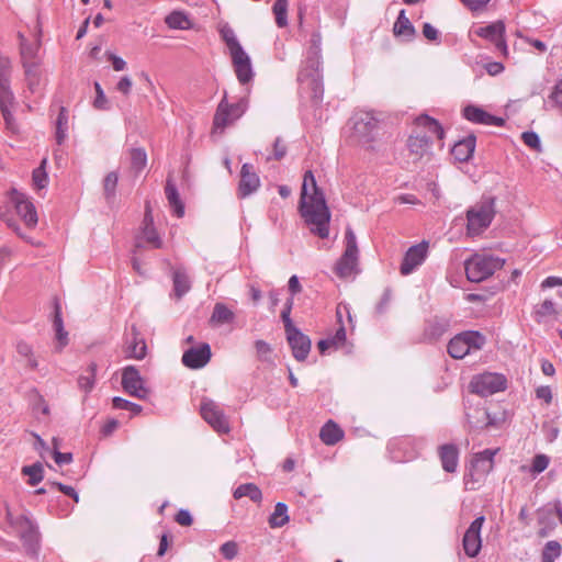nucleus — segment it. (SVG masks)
I'll use <instances>...</instances> for the list:
<instances>
[{"instance_id":"obj_1","label":"nucleus","mask_w":562,"mask_h":562,"mask_svg":"<svg viewBox=\"0 0 562 562\" xmlns=\"http://www.w3.org/2000/svg\"><path fill=\"white\" fill-rule=\"evenodd\" d=\"M300 212L313 234L323 239L329 236L330 212L311 170L303 177Z\"/></svg>"},{"instance_id":"obj_2","label":"nucleus","mask_w":562,"mask_h":562,"mask_svg":"<svg viewBox=\"0 0 562 562\" xmlns=\"http://www.w3.org/2000/svg\"><path fill=\"white\" fill-rule=\"evenodd\" d=\"M350 140L366 150H373L378 140L379 121L371 112L357 111L351 117Z\"/></svg>"},{"instance_id":"obj_3","label":"nucleus","mask_w":562,"mask_h":562,"mask_svg":"<svg viewBox=\"0 0 562 562\" xmlns=\"http://www.w3.org/2000/svg\"><path fill=\"white\" fill-rule=\"evenodd\" d=\"M4 510L7 522L23 543L30 548L36 546L40 541L41 535L37 525L31 517V514L27 510L14 513L7 503L4 504Z\"/></svg>"},{"instance_id":"obj_4","label":"nucleus","mask_w":562,"mask_h":562,"mask_svg":"<svg viewBox=\"0 0 562 562\" xmlns=\"http://www.w3.org/2000/svg\"><path fill=\"white\" fill-rule=\"evenodd\" d=\"M492 222V200H485L467 211V236L482 235Z\"/></svg>"},{"instance_id":"obj_5","label":"nucleus","mask_w":562,"mask_h":562,"mask_svg":"<svg viewBox=\"0 0 562 562\" xmlns=\"http://www.w3.org/2000/svg\"><path fill=\"white\" fill-rule=\"evenodd\" d=\"M492 470V450L485 449L474 454L471 460L469 473L465 475L464 485L468 490H476L485 483Z\"/></svg>"},{"instance_id":"obj_6","label":"nucleus","mask_w":562,"mask_h":562,"mask_svg":"<svg viewBox=\"0 0 562 562\" xmlns=\"http://www.w3.org/2000/svg\"><path fill=\"white\" fill-rule=\"evenodd\" d=\"M346 248L342 256L337 261L334 270L339 278H348L357 271L358 265V245L355 233L347 228L345 233Z\"/></svg>"},{"instance_id":"obj_7","label":"nucleus","mask_w":562,"mask_h":562,"mask_svg":"<svg viewBox=\"0 0 562 562\" xmlns=\"http://www.w3.org/2000/svg\"><path fill=\"white\" fill-rule=\"evenodd\" d=\"M485 341L479 331H464L449 341L448 353L454 359H462L471 351L481 349Z\"/></svg>"},{"instance_id":"obj_8","label":"nucleus","mask_w":562,"mask_h":562,"mask_svg":"<svg viewBox=\"0 0 562 562\" xmlns=\"http://www.w3.org/2000/svg\"><path fill=\"white\" fill-rule=\"evenodd\" d=\"M10 59L0 57V109L7 123L10 122V110L14 101V95L10 89Z\"/></svg>"},{"instance_id":"obj_9","label":"nucleus","mask_w":562,"mask_h":562,"mask_svg":"<svg viewBox=\"0 0 562 562\" xmlns=\"http://www.w3.org/2000/svg\"><path fill=\"white\" fill-rule=\"evenodd\" d=\"M200 413L203 419L217 432L227 434L229 423L223 409L213 400L204 398L201 402Z\"/></svg>"},{"instance_id":"obj_10","label":"nucleus","mask_w":562,"mask_h":562,"mask_svg":"<svg viewBox=\"0 0 562 562\" xmlns=\"http://www.w3.org/2000/svg\"><path fill=\"white\" fill-rule=\"evenodd\" d=\"M10 200L13 204L15 213L22 220L26 227L33 228L37 224V213L33 203L25 196L24 193L18 190H12Z\"/></svg>"},{"instance_id":"obj_11","label":"nucleus","mask_w":562,"mask_h":562,"mask_svg":"<svg viewBox=\"0 0 562 562\" xmlns=\"http://www.w3.org/2000/svg\"><path fill=\"white\" fill-rule=\"evenodd\" d=\"M122 386L126 393L139 400L147 398L149 394L138 370L133 366H128L123 370Z\"/></svg>"},{"instance_id":"obj_12","label":"nucleus","mask_w":562,"mask_h":562,"mask_svg":"<svg viewBox=\"0 0 562 562\" xmlns=\"http://www.w3.org/2000/svg\"><path fill=\"white\" fill-rule=\"evenodd\" d=\"M246 105L243 102L228 104L225 99L221 101L214 116V127L224 128L233 124L245 112Z\"/></svg>"},{"instance_id":"obj_13","label":"nucleus","mask_w":562,"mask_h":562,"mask_svg":"<svg viewBox=\"0 0 562 562\" xmlns=\"http://www.w3.org/2000/svg\"><path fill=\"white\" fill-rule=\"evenodd\" d=\"M429 244L422 241L407 249L402 260L400 271L403 276L411 274L417 267H419L427 258Z\"/></svg>"},{"instance_id":"obj_14","label":"nucleus","mask_w":562,"mask_h":562,"mask_svg":"<svg viewBox=\"0 0 562 562\" xmlns=\"http://www.w3.org/2000/svg\"><path fill=\"white\" fill-rule=\"evenodd\" d=\"M467 278L471 282H481L492 274V259L475 255L465 263Z\"/></svg>"},{"instance_id":"obj_15","label":"nucleus","mask_w":562,"mask_h":562,"mask_svg":"<svg viewBox=\"0 0 562 562\" xmlns=\"http://www.w3.org/2000/svg\"><path fill=\"white\" fill-rule=\"evenodd\" d=\"M229 55L238 81L243 85L250 82L254 78V70L249 55L243 47L231 52Z\"/></svg>"},{"instance_id":"obj_16","label":"nucleus","mask_w":562,"mask_h":562,"mask_svg":"<svg viewBox=\"0 0 562 562\" xmlns=\"http://www.w3.org/2000/svg\"><path fill=\"white\" fill-rule=\"evenodd\" d=\"M286 340L291 347L292 355L297 361H304L312 347L311 339L297 328L286 333Z\"/></svg>"},{"instance_id":"obj_17","label":"nucleus","mask_w":562,"mask_h":562,"mask_svg":"<svg viewBox=\"0 0 562 562\" xmlns=\"http://www.w3.org/2000/svg\"><path fill=\"white\" fill-rule=\"evenodd\" d=\"M484 518H476L465 531L463 537V549L468 557H475L481 549L480 530Z\"/></svg>"},{"instance_id":"obj_18","label":"nucleus","mask_w":562,"mask_h":562,"mask_svg":"<svg viewBox=\"0 0 562 562\" xmlns=\"http://www.w3.org/2000/svg\"><path fill=\"white\" fill-rule=\"evenodd\" d=\"M142 236L153 248H161L162 240L154 226L153 210L150 203H145V214L142 226Z\"/></svg>"},{"instance_id":"obj_19","label":"nucleus","mask_w":562,"mask_h":562,"mask_svg":"<svg viewBox=\"0 0 562 562\" xmlns=\"http://www.w3.org/2000/svg\"><path fill=\"white\" fill-rule=\"evenodd\" d=\"M24 69V76L27 89L31 93L37 92L42 87L46 85L47 78L40 63L26 61Z\"/></svg>"},{"instance_id":"obj_20","label":"nucleus","mask_w":562,"mask_h":562,"mask_svg":"<svg viewBox=\"0 0 562 562\" xmlns=\"http://www.w3.org/2000/svg\"><path fill=\"white\" fill-rule=\"evenodd\" d=\"M415 131L414 133H420L422 135H430L431 139L436 137L441 140L445 136V131L440 123L426 114H422L414 120Z\"/></svg>"},{"instance_id":"obj_21","label":"nucleus","mask_w":562,"mask_h":562,"mask_svg":"<svg viewBox=\"0 0 562 562\" xmlns=\"http://www.w3.org/2000/svg\"><path fill=\"white\" fill-rule=\"evenodd\" d=\"M211 358V349L207 344H203L199 348H191L182 356V362L186 367L191 369H199L204 367Z\"/></svg>"},{"instance_id":"obj_22","label":"nucleus","mask_w":562,"mask_h":562,"mask_svg":"<svg viewBox=\"0 0 562 562\" xmlns=\"http://www.w3.org/2000/svg\"><path fill=\"white\" fill-rule=\"evenodd\" d=\"M260 186L258 175L254 171L251 165L245 164L240 170V181L238 193L241 198H245L255 192Z\"/></svg>"},{"instance_id":"obj_23","label":"nucleus","mask_w":562,"mask_h":562,"mask_svg":"<svg viewBox=\"0 0 562 562\" xmlns=\"http://www.w3.org/2000/svg\"><path fill=\"white\" fill-rule=\"evenodd\" d=\"M431 137L430 135H422L413 133L407 139V149L415 160L423 158L430 153Z\"/></svg>"},{"instance_id":"obj_24","label":"nucleus","mask_w":562,"mask_h":562,"mask_svg":"<svg viewBox=\"0 0 562 562\" xmlns=\"http://www.w3.org/2000/svg\"><path fill=\"white\" fill-rule=\"evenodd\" d=\"M124 352L130 359L142 360L146 357L147 345L134 327L132 328V339L126 342Z\"/></svg>"},{"instance_id":"obj_25","label":"nucleus","mask_w":562,"mask_h":562,"mask_svg":"<svg viewBox=\"0 0 562 562\" xmlns=\"http://www.w3.org/2000/svg\"><path fill=\"white\" fill-rule=\"evenodd\" d=\"M442 468L447 472H454L458 467L459 451L454 445H442L438 449Z\"/></svg>"},{"instance_id":"obj_26","label":"nucleus","mask_w":562,"mask_h":562,"mask_svg":"<svg viewBox=\"0 0 562 562\" xmlns=\"http://www.w3.org/2000/svg\"><path fill=\"white\" fill-rule=\"evenodd\" d=\"M15 350L19 358L24 362L25 368L36 370L38 368V360L35 355L33 346L25 341L19 340L15 344Z\"/></svg>"},{"instance_id":"obj_27","label":"nucleus","mask_w":562,"mask_h":562,"mask_svg":"<svg viewBox=\"0 0 562 562\" xmlns=\"http://www.w3.org/2000/svg\"><path fill=\"white\" fill-rule=\"evenodd\" d=\"M475 147V138L473 136H468L462 140L457 142L452 149V157L460 161H467L473 154Z\"/></svg>"},{"instance_id":"obj_28","label":"nucleus","mask_w":562,"mask_h":562,"mask_svg":"<svg viewBox=\"0 0 562 562\" xmlns=\"http://www.w3.org/2000/svg\"><path fill=\"white\" fill-rule=\"evenodd\" d=\"M470 390L481 397L492 395V373L475 375L470 383Z\"/></svg>"},{"instance_id":"obj_29","label":"nucleus","mask_w":562,"mask_h":562,"mask_svg":"<svg viewBox=\"0 0 562 562\" xmlns=\"http://www.w3.org/2000/svg\"><path fill=\"white\" fill-rule=\"evenodd\" d=\"M344 437L342 429L335 424L334 422L329 420L327 422L319 431V438L321 440L327 445L333 446L340 441Z\"/></svg>"},{"instance_id":"obj_30","label":"nucleus","mask_w":562,"mask_h":562,"mask_svg":"<svg viewBox=\"0 0 562 562\" xmlns=\"http://www.w3.org/2000/svg\"><path fill=\"white\" fill-rule=\"evenodd\" d=\"M464 117L473 123L490 125L492 124V115L476 105H468L463 109Z\"/></svg>"},{"instance_id":"obj_31","label":"nucleus","mask_w":562,"mask_h":562,"mask_svg":"<svg viewBox=\"0 0 562 562\" xmlns=\"http://www.w3.org/2000/svg\"><path fill=\"white\" fill-rule=\"evenodd\" d=\"M234 313L223 303H216L210 317V324L218 326L233 322Z\"/></svg>"},{"instance_id":"obj_32","label":"nucleus","mask_w":562,"mask_h":562,"mask_svg":"<svg viewBox=\"0 0 562 562\" xmlns=\"http://www.w3.org/2000/svg\"><path fill=\"white\" fill-rule=\"evenodd\" d=\"M394 35L396 36H406L413 37L415 34V29L412 25L409 19L406 16L405 11L402 10L397 16V20L393 26Z\"/></svg>"},{"instance_id":"obj_33","label":"nucleus","mask_w":562,"mask_h":562,"mask_svg":"<svg viewBox=\"0 0 562 562\" xmlns=\"http://www.w3.org/2000/svg\"><path fill=\"white\" fill-rule=\"evenodd\" d=\"M165 193L170 206L173 209L175 214L178 217H182L184 214V206L179 198V193L176 187L169 180L167 181Z\"/></svg>"},{"instance_id":"obj_34","label":"nucleus","mask_w":562,"mask_h":562,"mask_svg":"<svg viewBox=\"0 0 562 562\" xmlns=\"http://www.w3.org/2000/svg\"><path fill=\"white\" fill-rule=\"evenodd\" d=\"M234 497L236 499H239L243 497H249L252 502L259 503V502H261L262 494L257 485H255L254 483H246V484L239 485L234 491Z\"/></svg>"},{"instance_id":"obj_35","label":"nucleus","mask_w":562,"mask_h":562,"mask_svg":"<svg viewBox=\"0 0 562 562\" xmlns=\"http://www.w3.org/2000/svg\"><path fill=\"white\" fill-rule=\"evenodd\" d=\"M469 424L472 429H482L491 424L490 414L486 408H476L473 414H468Z\"/></svg>"},{"instance_id":"obj_36","label":"nucleus","mask_w":562,"mask_h":562,"mask_svg":"<svg viewBox=\"0 0 562 562\" xmlns=\"http://www.w3.org/2000/svg\"><path fill=\"white\" fill-rule=\"evenodd\" d=\"M47 159L44 158L40 167L35 168L32 172V186L34 190L41 191L48 184V175L46 172Z\"/></svg>"},{"instance_id":"obj_37","label":"nucleus","mask_w":562,"mask_h":562,"mask_svg":"<svg viewBox=\"0 0 562 562\" xmlns=\"http://www.w3.org/2000/svg\"><path fill=\"white\" fill-rule=\"evenodd\" d=\"M55 127H56V133H55L56 140L58 144H63L67 137V131H68V111L65 106H61L59 109V113L56 119Z\"/></svg>"},{"instance_id":"obj_38","label":"nucleus","mask_w":562,"mask_h":562,"mask_svg":"<svg viewBox=\"0 0 562 562\" xmlns=\"http://www.w3.org/2000/svg\"><path fill=\"white\" fill-rule=\"evenodd\" d=\"M288 507L284 503H278L274 506L273 513L269 517V525L271 528H280L288 524Z\"/></svg>"},{"instance_id":"obj_39","label":"nucleus","mask_w":562,"mask_h":562,"mask_svg":"<svg viewBox=\"0 0 562 562\" xmlns=\"http://www.w3.org/2000/svg\"><path fill=\"white\" fill-rule=\"evenodd\" d=\"M505 24L503 21L494 22V48L499 50L504 57L508 56V47L504 37Z\"/></svg>"},{"instance_id":"obj_40","label":"nucleus","mask_w":562,"mask_h":562,"mask_svg":"<svg viewBox=\"0 0 562 562\" xmlns=\"http://www.w3.org/2000/svg\"><path fill=\"white\" fill-rule=\"evenodd\" d=\"M131 169L136 175L139 173L147 165V155L143 148H133L130 151Z\"/></svg>"},{"instance_id":"obj_41","label":"nucleus","mask_w":562,"mask_h":562,"mask_svg":"<svg viewBox=\"0 0 562 562\" xmlns=\"http://www.w3.org/2000/svg\"><path fill=\"white\" fill-rule=\"evenodd\" d=\"M165 22L170 29L188 30L191 26L189 18L184 13L178 11L167 15Z\"/></svg>"},{"instance_id":"obj_42","label":"nucleus","mask_w":562,"mask_h":562,"mask_svg":"<svg viewBox=\"0 0 562 562\" xmlns=\"http://www.w3.org/2000/svg\"><path fill=\"white\" fill-rule=\"evenodd\" d=\"M562 552V547L559 541L550 540L548 541L541 553V562H554Z\"/></svg>"},{"instance_id":"obj_43","label":"nucleus","mask_w":562,"mask_h":562,"mask_svg":"<svg viewBox=\"0 0 562 562\" xmlns=\"http://www.w3.org/2000/svg\"><path fill=\"white\" fill-rule=\"evenodd\" d=\"M43 472L44 471L41 463H35L22 468V474L27 476V483L31 486L38 484L43 480Z\"/></svg>"},{"instance_id":"obj_44","label":"nucleus","mask_w":562,"mask_h":562,"mask_svg":"<svg viewBox=\"0 0 562 562\" xmlns=\"http://www.w3.org/2000/svg\"><path fill=\"white\" fill-rule=\"evenodd\" d=\"M288 0H277L273 4L272 11L279 27H285L288 25Z\"/></svg>"},{"instance_id":"obj_45","label":"nucleus","mask_w":562,"mask_h":562,"mask_svg":"<svg viewBox=\"0 0 562 562\" xmlns=\"http://www.w3.org/2000/svg\"><path fill=\"white\" fill-rule=\"evenodd\" d=\"M521 276V271L519 269H510V278H507L506 277V270H502V271H498L494 274V279H497L498 280V284L495 285L494 284V290L495 289H499V290H504L506 289L510 282H515L516 283V280Z\"/></svg>"},{"instance_id":"obj_46","label":"nucleus","mask_w":562,"mask_h":562,"mask_svg":"<svg viewBox=\"0 0 562 562\" xmlns=\"http://www.w3.org/2000/svg\"><path fill=\"white\" fill-rule=\"evenodd\" d=\"M54 327L56 330V339L58 341V348L61 349L68 342V338H67L68 334H67V331L64 330L61 313H60V308L58 306L56 307V311H55Z\"/></svg>"},{"instance_id":"obj_47","label":"nucleus","mask_w":562,"mask_h":562,"mask_svg":"<svg viewBox=\"0 0 562 562\" xmlns=\"http://www.w3.org/2000/svg\"><path fill=\"white\" fill-rule=\"evenodd\" d=\"M175 292L178 297H181L190 290V281L186 273L176 271L173 273Z\"/></svg>"},{"instance_id":"obj_48","label":"nucleus","mask_w":562,"mask_h":562,"mask_svg":"<svg viewBox=\"0 0 562 562\" xmlns=\"http://www.w3.org/2000/svg\"><path fill=\"white\" fill-rule=\"evenodd\" d=\"M555 304L551 300H544L541 304L535 308L536 321L541 322L542 318L555 315Z\"/></svg>"},{"instance_id":"obj_49","label":"nucleus","mask_w":562,"mask_h":562,"mask_svg":"<svg viewBox=\"0 0 562 562\" xmlns=\"http://www.w3.org/2000/svg\"><path fill=\"white\" fill-rule=\"evenodd\" d=\"M220 33H221V37L225 42L229 53L241 47L240 43L238 42V40L235 36L234 31L231 27L224 26L221 29Z\"/></svg>"},{"instance_id":"obj_50","label":"nucleus","mask_w":562,"mask_h":562,"mask_svg":"<svg viewBox=\"0 0 562 562\" xmlns=\"http://www.w3.org/2000/svg\"><path fill=\"white\" fill-rule=\"evenodd\" d=\"M521 140L526 146L537 153L542 151L541 140L539 135L533 131H527L521 134Z\"/></svg>"},{"instance_id":"obj_51","label":"nucleus","mask_w":562,"mask_h":562,"mask_svg":"<svg viewBox=\"0 0 562 562\" xmlns=\"http://www.w3.org/2000/svg\"><path fill=\"white\" fill-rule=\"evenodd\" d=\"M469 36H470L471 41L475 44H477V38H482L487 42H491L492 41V25L473 27L470 31Z\"/></svg>"},{"instance_id":"obj_52","label":"nucleus","mask_w":562,"mask_h":562,"mask_svg":"<svg viewBox=\"0 0 562 562\" xmlns=\"http://www.w3.org/2000/svg\"><path fill=\"white\" fill-rule=\"evenodd\" d=\"M94 382H95V367L91 366L90 367V373L88 375L79 376V379H78V386L85 393H89L93 389Z\"/></svg>"},{"instance_id":"obj_53","label":"nucleus","mask_w":562,"mask_h":562,"mask_svg":"<svg viewBox=\"0 0 562 562\" xmlns=\"http://www.w3.org/2000/svg\"><path fill=\"white\" fill-rule=\"evenodd\" d=\"M113 407L116 409H127L133 412L134 414H139L142 412V407L138 404L132 403L122 397H114L112 400Z\"/></svg>"},{"instance_id":"obj_54","label":"nucleus","mask_w":562,"mask_h":562,"mask_svg":"<svg viewBox=\"0 0 562 562\" xmlns=\"http://www.w3.org/2000/svg\"><path fill=\"white\" fill-rule=\"evenodd\" d=\"M119 181V175L115 171L109 172L103 180L104 192L108 196H112L115 192Z\"/></svg>"},{"instance_id":"obj_55","label":"nucleus","mask_w":562,"mask_h":562,"mask_svg":"<svg viewBox=\"0 0 562 562\" xmlns=\"http://www.w3.org/2000/svg\"><path fill=\"white\" fill-rule=\"evenodd\" d=\"M549 458L546 454H537L532 459V464L530 471L533 474H539L543 472L549 465Z\"/></svg>"},{"instance_id":"obj_56","label":"nucleus","mask_w":562,"mask_h":562,"mask_svg":"<svg viewBox=\"0 0 562 562\" xmlns=\"http://www.w3.org/2000/svg\"><path fill=\"white\" fill-rule=\"evenodd\" d=\"M95 90V99L93 101V106L97 110H106L108 109V99L103 92V89L99 82H94Z\"/></svg>"},{"instance_id":"obj_57","label":"nucleus","mask_w":562,"mask_h":562,"mask_svg":"<svg viewBox=\"0 0 562 562\" xmlns=\"http://www.w3.org/2000/svg\"><path fill=\"white\" fill-rule=\"evenodd\" d=\"M37 48H33L29 45H21V59L22 66L25 67L26 61L31 63H40V59L36 57Z\"/></svg>"},{"instance_id":"obj_58","label":"nucleus","mask_w":562,"mask_h":562,"mask_svg":"<svg viewBox=\"0 0 562 562\" xmlns=\"http://www.w3.org/2000/svg\"><path fill=\"white\" fill-rule=\"evenodd\" d=\"M256 355L260 360H268L271 353V347L265 340H257L255 342Z\"/></svg>"},{"instance_id":"obj_59","label":"nucleus","mask_w":562,"mask_h":562,"mask_svg":"<svg viewBox=\"0 0 562 562\" xmlns=\"http://www.w3.org/2000/svg\"><path fill=\"white\" fill-rule=\"evenodd\" d=\"M512 417L513 412L509 409L502 408L501 412H494V428L509 423Z\"/></svg>"},{"instance_id":"obj_60","label":"nucleus","mask_w":562,"mask_h":562,"mask_svg":"<svg viewBox=\"0 0 562 562\" xmlns=\"http://www.w3.org/2000/svg\"><path fill=\"white\" fill-rule=\"evenodd\" d=\"M286 154V145L281 138H277L273 144L272 157H267V160L276 159L281 160Z\"/></svg>"},{"instance_id":"obj_61","label":"nucleus","mask_w":562,"mask_h":562,"mask_svg":"<svg viewBox=\"0 0 562 562\" xmlns=\"http://www.w3.org/2000/svg\"><path fill=\"white\" fill-rule=\"evenodd\" d=\"M221 553L227 560H233L237 555L238 547L234 541H227L221 546Z\"/></svg>"},{"instance_id":"obj_62","label":"nucleus","mask_w":562,"mask_h":562,"mask_svg":"<svg viewBox=\"0 0 562 562\" xmlns=\"http://www.w3.org/2000/svg\"><path fill=\"white\" fill-rule=\"evenodd\" d=\"M50 485L55 488H57L59 492L64 493L65 495L74 498V501L76 503L79 502V496L77 494V492L75 491L74 487L69 486V485H65L63 483H58V482H52Z\"/></svg>"},{"instance_id":"obj_63","label":"nucleus","mask_w":562,"mask_h":562,"mask_svg":"<svg viewBox=\"0 0 562 562\" xmlns=\"http://www.w3.org/2000/svg\"><path fill=\"white\" fill-rule=\"evenodd\" d=\"M133 81L128 76L122 77L116 83V90L127 97L131 93Z\"/></svg>"},{"instance_id":"obj_64","label":"nucleus","mask_w":562,"mask_h":562,"mask_svg":"<svg viewBox=\"0 0 562 562\" xmlns=\"http://www.w3.org/2000/svg\"><path fill=\"white\" fill-rule=\"evenodd\" d=\"M176 521L183 527H189L192 525L193 519L191 514L187 509H180L176 515Z\"/></svg>"}]
</instances>
